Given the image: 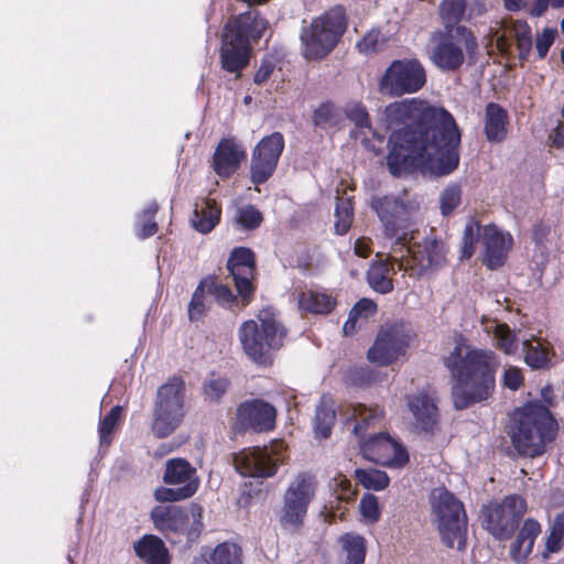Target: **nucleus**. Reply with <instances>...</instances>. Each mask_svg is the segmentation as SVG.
Here are the masks:
<instances>
[{
  "label": "nucleus",
  "instance_id": "54",
  "mask_svg": "<svg viewBox=\"0 0 564 564\" xmlns=\"http://www.w3.org/2000/svg\"><path fill=\"white\" fill-rule=\"evenodd\" d=\"M556 32L552 29H544L541 34H538L535 40V47L541 58L545 57L549 48L555 40Z\"/></svg>",
  "mask_w": 564,
  "mask_h": 564
},
{
  "label": "nucleus",
  "instance_id": "8",
  "mask_svg": "<svg viewBox=\"0 0 564 564\" xmlns=\"http://www.w3.org/2000/svg\"><path fill=\"white\" fill-rule=\"evenodd\" d=\"M285 329L269 311H262L257 319L245 322L239 328V340L246 355L256 362H265L270 352L283 344Z\"/></svg>",
  "mask_w": 564,
  "mask_h": 564
},
{
  "label": "nucleus",
  "instance_id": "26",
  "mask_svg": "<svg viewBox=\"0 0 564 564\" xmlns=\"http://www.w3.org/2000/svg\"><path fill=\"white\" fill-rule=\"evenodd\" d=\"M406 405L412 413L416 427L432 431L437 424L438 412L432 394L421 391L406 398Z\"/></svg>",
  "mask_w": 564,
  "mask_h": 564
},
{
  "label": "nucleus",
  "instance_id": "24",
  "mask_svg": "<svg viewBox=\"0 0 564 564\" xmlns=\"http://www.w3.org/2000/svg\"><path fill=\"white\" fill-rule=\"evenodd\" d=\"M246 158L245 148L236 139L226 138L214 152L213 169L218 176L226 178L239 170Z\"/></svg>",
  "mask_w": 564,
  "mask_h": 564
},
{
  "label": "nucleus",
  "instance_id": "41",
  "mask_svg": "<svg viewBox=\"0 0 564 564\" xmlns=\"http://www.w3.org/2000/svg\"><path fill=\"white\" fill-rule=\"evenodd\" d=\"M335 231L345 235L351 227L354 206L349 197H338L335 207Z\"/></svg>",
  "mask_w": 564,
  "mask_h": 564
},
{
  "label": "nucleus",
  "instance_id": "5",
  "mask_svg": "<svg viewBox=\"0 0 564 564\" xmlns=\"http://www.w3.org/2000/svg\"><path fill=\"white\" fill-rule=\"evenodd\" d=\"M268 22L249 11L229 21L223 39L221 64L231 73L241 70L249 61V40H259L264 35Z\"/></svg>",
  "mask_w": 564,
  "mask_h": 564
},
{
  "label": "nucleus",
  "instance_id": "29",
  "mask_svg": "<svg viewBox=\"0 0 564 564\" xmlns=\"http://www.w3.org/2000/svg\"><path fill=\"white\" fill-rule=\"evenodd\" d=\"M133 547L145 564H170L167 550L163 541L155 535H144Z\"/></svg>",
  "mask_w": 564,
  "mask_h": 564
},
{
  "label": "nucleus",
  "instance_id": "42",
  "mask_svg": "<svg viewBox=\"0 0 564 564\" xmlns=\"http://www.w3.org/2000/svg\"><path fill=\"white\" fill-rule=\"evenodd\" d=\"M355 477L366 489L375 491L386 489L390 482L388 475L378 469H356Z\"/></svg>",
  "mask_w": 564,
  "mask_h": 564
},
{
  "label": "nucleus",
  "instance_id": "40",
  "mask_svg": "<svg viewBox=\"0 0 564 564\" xmlns=\"http://www.w3.org/2000/svg\"><path fill=\"white\" fill-rule=\"evenodd\" d=\"M487 332L492 333L496 346L505 354L511 355L517 351L518 344L516 337L506 324L492 322L487 327Z\"/></svg>",
  "mask_w": 564,
  "mask_h": 564
},
{
  "label": "nucleus",
  "instance_id": "21",
  "mask_svg": "<svg viewBox=\"0 0 564 564\" xmlns=\"http://www.w3.org/2000/svg\"><path fill=\"white\" fill-rule=\"evenodd\" d=\"M227 267L241 296L242 306L248 305L254 290L252 284L254 276L253 252L243 247L234 249Z\"/></svg>",
  "mask_w": 564,
  "mask_h": 564
},
{
  "label": "nucleus",
  "instance_id": "2",
  "mask_svg": "<svg viewBox=\"0 0 564 564\" xmlns=\"http://www.w3.org/2000/svg\"><path fill=\"white\" fill-rule=\"evenodd\" d=\"M444 364L455 380L452 395L456 409L463 410L486 401L492 394L499 366L492 350L460 343L445 357Z\"/></svg>",
  "mask_w": 564,
  "mask_h": 564
},
{
  "label": "nucleus",
  "instance_id": "15",
  "mask_svg": "<svg viewBox=\"0 0 564 564\" xmlns=\"http://www.w3.org/2000/svg\"><path fill=\"white\" fill-rule=\"evenodd\" d=\"M316 480L313 476L297 475L284 494L281 522L285 528L297 529L304 521L308 505L314 499Z\"/></svg>",
  "mask_w": 564,
  "mask_h": 564
},
{
  "label": "nucleus",
  "instance_id": "27",
  "mask_svg": "<svg viewBox=\"0 0 564 564\" xmlns=\"http://www.w3.org/2000/svg\"><path fill=\"white\" fill-rule=\"evenodd\" d=\"M340 412L347 422L356 421L354 433L357 436H362L364 429L372 422L380 420L383 415V411L380 406H367L361 403L345 405Z\"/></svg>",
  "mask_w": 564,
  "mask_h": 564
},
{
  "label": "nucleus",
  "instance_id": "14",
  "mask_svg": "<svg viewBox=\"0 0 564 564\" xmlns=\"http://www.w3.org/2000/svg\"><path fill=\"white\" fill-rule=\"evenodd\" d=\"M151 517L155 528L166 535L181 533L187 540H194L203 528V509L197 505H191L186 509L177 506H158L152 510Z\"/></svg>",
  "mask_w": 564,
  "mask_h": 564
},
{
  "label": "nucleus",
  "instance_id": "4",
  "mask_svg": "<svg viewBox=\"0 0 564 564\" xmlns=\"http://www.w3.org/2000/svg\"><path fill=\"white\" fill-rule=\"evenodd\" d=\"M416 232L402 231V237L392 246L391 260L411 278H420L429 270L443 265L445 247L435 238L417 240Z\"/></svg>",
  "mask_w": 564,
  "mask_h": 564
},
{
  "label": "nucleus",
  "instance_id": "11",
  "mask_svg": "<svg viewBox=\"0 0 564 564\" xmlns=\"http://www.w3.org/2000/svg\"><path fill=\"white\" fill-rule=\"evenodd\" d=\"M413 336L411 328L403 323L381 328L367 352L368 360L380 367L402 362L406 358Z\"/></svg>",
  "mask_w": 564,
  "mask_h": 564
},
{
  "label": "nucleus",
  "instance_id": "17",
  "mask_svg": "<svg viewBox=\"0 0 564 564\" xmlns=\"http://www.w3.org/2000/svg\"><path fill=\"white\" fill-rule=\"evenodd\" d=\"M284 149V138L280 132H273L262 138L252 150L250 177L254 184L267 182L275 171Z\"/></svg>",
  "mask_w": 564,
  "mask_h": 564
},
{
  "label": "nucleus",
  "instance_id": "13",
  "mask_svg": "<svg viewBox=\"0 0 564 564\" xmlns=\"http://www.w3.org/2000/svg\"><path fill=\"white\" fill-rule=\"evenodd\" d=\"M426 83V74L416 59L393 61L379 80V90L383 95L399 97L419 91Z\"/></svg>",
  "mask_w": 564,
  "mask_h": 564
},
{
  "label": "nucleus",
  "instance_id": "47",
  "mask_svg": "<svg viewBox=\"0 0 564 564\" xmlns=\"http://www.w3.org/2000/svg\"><path fill=\"white\" fill-rule=\"evenodd\" d=\"M338 109L333 104L321 105L313 115L314 124L317 127H330L338 123Z\"/></svg>",
  "mask_w": 564,
  "mask_h": 564
},
{
  "label": "nucleus",
  "instance_id": "61",
  "mask_svg": "<svg viewBox=\"0 0 564 564\" xmlns=\"http://www.w3.org/2000/svg\"><path fill=\"white\" fill-rule=\"evenodd\" d=\"M552 144L562 148L564 147V122H560L550 135Z\"/></svg>",
  "mask_w": 564,
  "mask_h": 564
},
{
  "label": "nucleus",
  "instance_id": "22",
  "mask_svg": "<svg viewBox=\"0 0 564 564\" xmlns=\"http://www.w3.org/2000/svg\"><path fill=\"white\" fill-rule=\"evenodd\" d=\"M372 208L382 223L388 237L395 238V240L402 237L400 230L408 225L412 206L405 205L398 198L386 196L375 199Z\"/></svg>",
  "mask_w": 564,
  "mask_h": 564
},
{
  "label": "nucleus",
  "instance_id": "23",
  "mask_svg": "<svg viewBox=\"0 0 564 564\" xmlns=\"http://www.w3.org/2000/svg\"><path fill=\"white\" fill-rule=\"evenodd\" d=\"M275 409L268 402L252 400L241 403L236 413V424L242 430L261 433L270 431L275 424Z\"/></svg>",
  "mask_w": 564,
  "mask_h": 564
},
{
  "label": "nucleus",
  "instance_id": "31",
  "mask_svg": "<svg viewBox=\"0 0 564 564\" xmlns=\"http://www.w3.org/2000/svg\"><path fill=\"white\" fill-rule=\"evenodd\" d=\"M540 532L541 525L535 520L528 519L524 522L516 542L511 546V556L514 561L520 562L531 553L534 540Z\"/></svg>",
  "mask_w": 564,
  "mask_h": 564
},
{
  "label": "nucleus",
  "instance_id": "60",
  "mask_svg": "<svg viewBox=\"0 0 564 564\" xmlns=\"http://www.w3.org/2000/svg\"><path fill=\"white\" fill-rule=\"evenodd\" d=\"M274 65L271 61H264L254 75V83L261 85L265 83L273 72Z\"/></svg>",
  "mask_w": 564,
  "mask_h": 564
},
{
  "label": "nucleus",
  "instance_id": "46",
  "mask_svg": "<svg viewBox=\"0 0 564 564\" xmlns=\"http://www.w3.org/2000/svg\"><path fill=\"white\" fill-rule=\"evenodd\" d=\"M120 414H121V406L116 405L111 409V411L100 422L99 436H100L101 445L110 444V442H111L110 434L115 431V429L118 424Z\"/></svg>",
  "mask_w": 564,
  "mask_h": 564
},
{
  "label": "nucleus",
  "instance_id": "55",
  "mask_svg": "<svg viewBox=\"0 0 564 564\" xmlns=\"http://www.w3.org/2000/svg\"><path fill=\"white\" fill-rule=\"evenodd\" d=\"M156 205L155 204H151L143 213V224H142V228H141V231L139 232V236L141 238H147V237H150L152 235H154L158 230V227H156V224L154 221L151 220V218L153 217V215L156 213Z\"/></svg>",
  "mask_w": 564,
  "mask_h": 564
},
{
  "label": "nucleus",
  "instance_id": "49",
  "mask_svg": "<svg viewBox=\"0 0 564 564\" xmlns=\"http://www.w3.org/2000/svg\"><path fill=\"white\" fill-rule=\"evenodd\" d=\"M333 494L338 501L349 502L355 499L356 491L350 481L343 474L336 475L332 480Z\"/></svg>",
  "mask_w": 564,
  "mask_h": 564
},
{
  "label": "nucleus",
  "instance_id": "16",
  "mask_svg": "<svg viewBox=\"0 0 564 564\" xmlns=\"http://www.w3.org/2000/svg\"><path fill=\"white\" fill-rule=\"evenodd\" d=\"M527 503L519 496H509L501 503H490L484 510L487 530L496 538H508L514 530L518 519L524 514Z\"/></svg>",
  "mask_w": 564,
  "mask_h": 564
},
{
  "label": "nucleus",
  "instance_id": "12",
  "mask_svg": "<svg viewBox=\"0 0 564 564\" xmlns=\"http://www.w3.org/2000/svg\"><path fill=\"white\" fill-rule=\"evenodd\" d=\"M286 444L275 440L264 447H249L235 455L237 471L245 477L269 478L285 459Z\"/></svg>",
  "mask_w": 564,
  "mask_h": 564
},
{
  "label": "nucleus",
  "instance_id": "32",
  "mask_svg": "<svg viewBox=\"0 0 564 564\" xmlns=\"http://www.w3.org/2000/svg\"><path fill=\"white\" fill-rule=\"evenodd\" d=\"M335 417V401L330 397H323L316 408L314 417V432L317 438L325 440L329 437Z\"/></svg>",
  "mask_w": 564,
  "mask_h": 564
},
{
  "label": "nucleus",
  "instance_id": "3",
  "mask_svg": "<svg viewBox=\"0 0 564 564\" xmlns=\"http://www.w3.org/2000/svg\"><path fill=\"white\" fill-rule=\"evenodd\" d=\"M512 442L523 455H541L546 443L554 440L557 423L550 411L539 404H528L514 412Z\"/></svg>",
  "mask_w": 564,
  "mask_h": 564
},
{
  "label": "nucleus",
  "instance_id": "33",
  "mask_svg": "<svg viewBox=\"0 0 564 564\" xmlns=\"http://www.w3.org/2000/svg\"><path fill=\"white\" fill-rule=\"evenodd\" d=\"M335 305L336 301L326 292L306 290L299 295L300 308L312 314H327Z\"/></svg>",
  "mask_w": 564,
  "mask_h": 564
},
{
  "label": "nucleus",
  "instance_id": "58",
  "mask_svg": "<svg viewBox=\"0 0 564 564\" xmlns=\"http://www.w3.org/2000/svg\"><path fill=\"white\" fill-rule=\"evenodd\" d=\"M564 534L553 527L551 528V532L545 542V550L543 552V557L547 558L551 553L558 552L561 549V543Z\"/></svg>",
  "mask_w": 564,
  "mask_h": 564
},
{
  "label": "nucleus",
  "instance_id": "7",
  "mask_svg": "<svg viewBox=\"0 0 564 564\" xmlns=\"http://www.w3.org/2000/svg\"><path fill=\"white\" fill-rule=\"evenodd\" d=\"M480 240L484 246L482 261L489 269H497L506 262L513 246L510 232L489 224L480 226L470 220L467 223L462 246V258L469 259L476 251V243Z\"/></svg>",
  "mask_w": 564,
  "mask_h": 564
},
{
  "label": "nucleus",
  "instance_id": "63",
  "mask_svg": "<svg viewBox=\"0 0 564 564\" xmlns=\"http://www.w3.org/2000/svg\"><path fill=\"white\" fill-rule=\"evenodd\" d=\"M547 8V0H536L531 12L534 15H541Z\"/></svg>",
  "mask_w": 564,
  "mask_h": 564
},
{
  "label": "nucleus",
  "instance_id": "56",
  "mask_svg": "<svg viewBox=\"0 0 564 564\" xmlns=\"http://www.w3.org/2000/svg\"><path fill=\"white\" fill-rule=\"evenodd\" d=\"M523 382V376L521 370L517 367H508L503 371L502 383L506 388L510 390H517Z\"/></svg>",
  "mask_w": 564,
  "mask_h": 564
},
{
  "label": "nucleus",
  "instance_id": "44",
  "mask_svg": "<svg viewBox=\"0 0 564 564\" xmlns=\"http://www.w3.org/2000/svg\"><path fill=\"white\" fill-rule=\"evenodd\" d=\"M262 220V214L252 205L239 207L235 214L236 224L247 230L258 228Z\"/></svg>",
  "mask_w": 564,
  "mask_h": 564
},
{
  "label": "nucleus",
  "instance_id": "39",
  "mask_svg": "<svg viewBox=\"0 0 564 564\" xmlns=\"http://www.w3.org/2000/svg\"><path fill=\"white\" fill-rule=\"evenodd\" d=\"M209 560L213 564H242V549L237 543L226 541L215 546Z\"/></svg>",
  "mask_w": 564,
  "mask_h": 564
},
{
  "label": "nucleus",
  "instance_id": "62",
  "mask_svg": "<svg viewBox=\"0 0 564 564\" xmlns=\"http://www.w3.org/2000/svg\"><path fill=\"white\" fill-rule=\"evenodd\" d=\"M551 234V228L544 225H538L533 229V238L536 242H543Z\"/></svg>",
  "mask_w": 564,
  "mask_h": 564
},
{
  "label": "nucleus",
  "instance_id": "6",
  "mask_svg": "<svg viewBox=\"0 0 564 564\" xmlns=\"http://www.w3.org/2000/svg\"><path fill=\"white\" fill-rule=\"evenodd\" d=\"M430 505L432 520L437 527L442 541L448 547L463 550L467 518L462 501L446 488L438 487L432 490Z\"/></svg>",
  "mask_w": 564,
  "mask_h": 564
},
{
  "label": "nucleus",
  "instance_id": "20",
  "mask_svg": "<svg viewBox=\"0 0 564 564\" xmlns=\"http://www.w3.org/2000/svg\"><path fill=\"white\" fill-rule=\"evenodd\" d=\"M512 37L516 39L519 57L524 59L532 44L530 26L524 21H502L497 28L491 30L490 46H495L501 54L508 55L511 50Z\"/></svg>",
  "mask_w": 564,
  "mask_h": 564
},
{
  "label": "nucleus",
  "instance_id": "25",
  "mask_svg": "<svg viewBox=\"0 0 564 564\" xmlns=\"http://www.w3.org/2000/svg\"><path fill=\"white\" fill-rule=\"evenodd\" d=\"M347 118L355 123L356 138L361 139L362 145L375 153H381L384 143V137L372 129L369 122V116L360 104H350L345 109Z\"/></svg>",
  "mask_w": 564,
  "mask_h": 564
},
{
  "label": "nucleus",
  "instance_id": "19",
  "mask_svg": "<svg viewBox=\"0 0 564 564\" xmlns=\"http://www.w3.org/2000/svg\"><path fill=\"white\" fill-rule=\"evenodd\" d=\"M477 43L466 28H457L455 34L445 37L431 54L433 63L442 69H455L464 62V50L471 52Z\"/></svg>",
  "mask_w": 564,
  "mask_h": 564
},
{
  "label": "nucleus",
  "instance_id": "28",
  "mask_svg": "<svg viewBox=\"0 0 564 564\" xmlns=\"http://www.w3.org/2000/svg\"><path fill=\"white\" fill-rule=\"evenodd\" d=\"M163 479L166 484L191 486L194 485V494L199 486L196 470L183 458L170 459L166 463Z\"/></svg>",
  "mask_w": 564,
  "mask_h": 564
},
{
  "label": "nucleus",
  "instance_id": "43",
  "mask_svg": "<svg viewBox=\"0 0 564 564\" xmlns=\"http://www.w3.org/2000/svg\"><path fill=\"white\" fill-rule=\"evenodd\" d=\"M464 0H444L440 6V15L444 24L453 26L458 23L465 13Z\"/></svg>",
  "mask_w": 564,
  "mask_h": 564
},
{
  "label": "nucleus",
  "instance_id": "48",
  "mask_svg": "<svg viewBox=\"0 0 564 564\" xmlns=\"http://www.w3.org/2000/svg\"><path fill=\"white\" fill-rule=\"evenodd\" d=\"M462 200V188L457 184L447 186L441 195V210L443 215L451 214Z\"/></svg>",
  "mask_w": 564,
  "mask_h": 564
},
{
  "label": "nucleus",
  "instance_id": "59",
  "mask_svg": "<svg viewBox=\"0 0 564 564\" xmlns=\"http://www.w3.org/2000/svg\"><path fill=\"white\" fill-rule=\"evenodd\" d=\"M372 251L371 239L367 237H360L355 241L354 252L356 256L367 258Z\"/></svg>",
  "mask_w": 564,
  "mask_h": 564
},
{
  "label": "nucleus",
  "instance_id": "64",
  "mask_svg": "<svg viewBox=\"0 0 564 564\" xmlns=\"http://www.w3.org/2000/svg\"><path fill=\"white\" fill-rule=\"evenodd\" d=\"M552 527L564 534V510L556 514Z\"/></svg>",
  "mask_w": 564,
  "mask_h": 564
},
{
  "label": "nucleus",
  "instance_id": "57",
  "mask_svg": "<svg viewBox=\"0 0 564 564\" xmlns=\"http://www.w3.org/2000/svg\"><path fill=\"white\" fill-rule=\"evenodd\" d=\"M206 286H208L207 283H202L193 294L188 308V315L192 321L198 319L203 313V290Z\"/></svg>",
  "mask_w": 564,
  "mask_h": 564
},
{
  "label": "nucleus",
  "instance_id": "9",
  "mask_svg": "<svg viewBox=\"0 0 564 564\" xmlns=\"http://www.w3.org/2000/svg\"><path fill=\"white\" fill-rule=\"evenodd\" d=\"M346 26V17L341 8L332 9L313 20L301 35L304 56L310 59L325 57L337 45Z\"/></svg>",
  "mask_w": 564,
  "mask_h": 564
},
{
  "label": "nucleus",
  "instance_id": "52",
  "mask_svg": "<svg viewBox=\"0 0 564 564\" xmlns=\"http://www.w3.org/2000/svg\"><path fill=\"white\" fill-rule=\"evenodd\" d=\"M228 381L224 378H212L204 384V394L210 401H218L226 392Z\"/></svg>",
  "mask_w": 564,
  "mask_h": 564
},
{
  "label": "nucleus",
  "instance_id": "37",
  "mask_svg": "<svg viewBox=\"0 0 564 564\" xmlns=\"http://www.w3.org/2000/svg\"><path fill=\"white\" fill-rule=\"evenodd\" d=\"M338 542L346 557L347 564H364L366 556V541L355 533H345Z\"/></svg>",
  "mask_w": 564,
  "mask_h": 564
},
{
  "label": "nucleus",
  "instance_id": "51",
  "mask_svg": "<svg viewBox=\"0 0 564 564\" xmlns=\"http://www.w3.org/2000/svg\"><path fill=\"white\" fill-rule=\"evenodd\" d=\"M359 510L365 521L369 523H376L380 519L378 498L373 495L367 494L362 496Z\"/></svg>",
  "mask_w": 564,
  "mask_h": 564
},
{
  "label": "nucleus",
  "instance_id": "38",
  "mask_svg": "<svg viewBox=\"0 0 564 564\" xmlns=\"http://www.w3.org/2000/svg\"><path fill=\"white\" fill-rule=\"evenodd\" d=\"M377 311L375 302L368 299H361L350 311L349 316L343 327L345 335L355 333L358 325H361L372 316Z\"/></svg>",
  "mask_w": 564,
  "mask_h": 564
},
{
  "label": "nucleus",
  "instance_id": "10",
  "mask_svg": "<svg viewBox=\"0 0 564 564\" xmlns=\"http://www.w3.org/2000/svg\"><path fill=\"white\" fill-rule=\"evenodd\" d=\"M185 384L180 378H171L156 394L152 431L159 437L170 435L184 415Z\"/></svg>",
  "mask_w": 564,
  "mask_h": 564
},
{
  "label": "nucleus",
  "instance_id": "53",
  "mask_svg": "<svg viewBox=\"0 0 564 564\" xmlns=\"http://www.w3.org/2000/svg\"><path fill=\"white\" fill-rule=\"evenodd\" d=\"M208 289H210L215 299L221 305L231 307L232 304L236 303V297L227 285L210 283L208 284Z\"/></svg>",
  "mask_w": 564,
  "mask_h": 564
},
{
  "label": "nucleus",
  "instance_id": "34",
  "mask_svg": "<svg viewBox=\"0 0 564 564\" xmlns=\"http://www.w3.org/2000/svg\"><path fill=\"white\" fill-rule=\"evenodd\" d=\"M507 112L496 104L486 109L485 131L489 141L499 142L507 134Z\"/></svg>",
  "mask_w": 564,
  "mask_h": 564
},
{
  "label": "nucleus",
  "instance_id": "50",
  "mask_svg": "<svg viewBox=\"0 0 564 564\" xmlns=\"http://www.w3.org/2000/svg\"><path fill=\"white\" fill-rule=\"evenodd\" d=\"M386 42L387 37L380 31L372 30L358 42L357 47L364 54H372L381 50Z\"/></svg>",
  "mask_w": 564,
  "mask_h": 564
},
{
  "label": "nucleus",
  "instance_id": "45",
  "mask_svg": "<svg viewBox=\"0 0 564 564\" xmlns=\"http://www.w3.org/2000/svg\"><path fill=\"white\" fill-rule=\"evenodd\" d=\"M194 495V485L182 486L177 489L160 487L154 491V498L160 502H173L187 499Z\"/></svg>",
  "mask_w": 564,
  "mask_h": 564
},
{
  "label": "nucleus",
  "instance_id": "18",
  "mask_svg": "<svg viewBox=\"0 0 564 564\" xmlns=\"http://www.w3.org/2000/svg\"><path fill=\"white\" fill-rule=\"evenodd\" d=\"M365 458L390 468H401L409 462L406 449L388 434L380 433L360 442Z\"/></svg>",
  "mask_w": 564,
  "mask_h": 564
},
{
  "label": "nucleus",
  "instance_id": "35",
  "mask_svg": "<svg viewBox=\"0 0 564 564\" xmlns=\"http://www.w3.org/2000/svg\"><path fill=\"white\" fill-rule=\"evenodd\" d=\"M523 349L525 351V362L531 368H543L551 357V345L542 338L527 339L523 341Z\"/></svg>",
  "mask_w": 564,
  "mask_h": 564
},
{
  "label": "nucleus",
  "instance_id": "30",
  "mask_svg": "<svg viewBox=\"0 0 564 564\" xmlns=\"http://www.w3.org/2000/svg\"><path fill=\"white\" fill-rule=\"evenodd\" d=\"M220 213L221 210L214 199L203 198L195 204L191 219L192 225L197 231L208 234L219 223Z\"/></svg>",
  "mask_w": 564,
  "mask_h": 564
},
{
  "label": "nucleus",
  "instance_id": "36",
  "mask_svg": "<svg viewBox=\"0 0 564 564\" xmlns=\"http://www.w3.org/2000/svg\"><path fill=\"white\" fill-rule=\"evenodd\" d=\"M392 273H394L393 264H389L386 261L376 262L368 270V283L379 293H389L393 289Z\"/></svg>",
  "mask_w": 564,
  "mask_h": 564
},
{
  "label": "nucleus",
  "instance_id": "1",
  "mask_svg": "<svg viewBox=\"0 0 564 564\" xmlns=\"http://www.w3.org/2000/svg\"><path fill=\"white\" fill-rule=\"evenodd\" d=\"M380 124L391 131L388 166L393 175L419 169L447 175L459 163L460 131L444 108L412 98L386 107Z\"/></svg>",
  "mask_w": 564,
  "mask_h": 564
}]
</instances>
